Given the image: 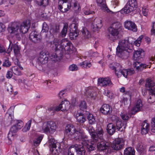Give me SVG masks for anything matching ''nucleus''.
<instances>
[{
	"mask_svg": "<svg viewBox=\"0 0 155 155\" xmlns=\"http://www.w3.org/2000/svg\"><path fill=\"white\" fill-rule=\"evenodd\" d=\"M56 50V53L51 54L50 58L51 61L55 62L62 59L64 51H69L73 48L72 43L66 39L60 41L58 39L55 38L53 42Z\"/></svg>",
	"mask_w": 155,
	"mask_h": 155,
	"instance_id": "nucleus-1",
	"label": "nucleus"
},
{
	"mask_svg": "<svg viewBox=\"0 0 155 155\" xmlns=\"http://www.w3.org/2000/svg\"><path fill=\"white\" fill-rule=\"evenodd\" d=\"M66 136L68 138L70 139H74L77 141H81L90 150H93L94 147L87 144L89 140L87 137L84 133L76 130V128L72 124H68L65 127Z\"/></svg>",
	"mask_w": 155,
	"mask_h": 155,
	"instance_id": "nucleus-2",
	"label": "nucleus"
},
{
	"mask_svg": "<svg viewBox=\"0 0 155 155\" xmlns=\"http://www.w3.org/2000/svg\"><path fill=\"white\" fill-rule=\"evenodd\" d=\"M20 23L18 22H14L9 25L7 30L8 33L10 34L9 39L14 40L15 38L18 40H20L21 38L18 32Z\"/></svg>",
	"mask_w": 155,
	"mask_h": 155,
	"instance_id": "nucleus-3",
	"label": "nucleus"
},
{
	"mask_svg": "<svg viewBox=\"0 0 155 155\" xmlns=\"http://www.w3.org/2000/svg\"><path fill=\"white\" fill-rule=\"evenodd\" d=\"M89 132L91 137V141L97 142L98 140H102V136L104 133L103 129L101 128H99L98 130L95 132V130L91 126L88 127Z\"/></svg>",
	"mask_w": 155,
	"mask_h": 155,
	"instance_id": "nucleus-4",
	"label": "nucleus"
},
{
	"mask_svg": "<svg viewBox=\"0 0 155 155\" xmlns=\"http://www.w3.org/2000/svg\"><path fill=\"white\" fill-rule=\"evenodd\" d=\"M121 67V66L118 64V66L117 67L113 66L112 68V69L115 71L116 75L118 78L120 77L122 75L124 77L127 78V75H131L134 72L133 69L122 70Z\"/></svg>",
	"mask_w": 155,
	"mask_h": 155,
	"instance_id": "nucleus-5",
	"label": "nucleus"
},
{
	"mask_svg": "<svg viewBox=\"0 0 155 155\" xmlns=\"http://www.w3.org/2000/svg\"><path fill=\"white\" fill-rule=\"evenodd\" d=\"M97 149L99 151H103L107 149L108 146L107 144V143H105V141H103V138L102 137V140H98L97 142H93V141H91V143H90L89 141L87 144L89 145H91V146L94 147L93 150H90V149L87 147V148L88 149V150L91 151L94 150L95 147V145L97 144Z\"/></svg>",
	"mask_w": 155,
	"mask_h": 155,
	"instance_id": "nucleus-6",
	"label": "nucleus"
},
{
	"mask_svg": "<svg viewBox=\"0 0 155 155\" xmlns=\"http://www.w3.org/2000/svg\"><path fill=\"white\" fill-rule=\"evenodd\" d=\"M56 129V124L53 121H49L44 123L42 126V129L45 133L52 134Z\"/></svg>",
	"mask_w": 155,
	"mask_h": 155,
	"instance_id": "nucleus-7",
	"label": "nucleus"
},
{
	"mask_svg": "<svg viewBox=\"0 0 155 155\" xmlns=\"http://www.w3.org/2000/svg\"><path fill=\"white\" fill-rule=\"evenodd\" d=\"M121 24L118 22L113 23L108 29L109 32L113 36H117L121 31Z\"/></svg>",
	"mask_w": 155,
	"mask_h": 155,
	"instance_id": "nucleus-8",
	"label": "nucleus"
},
{
	"mask_svg": "<svg viewBox=\"0 0 155 155\" xmlns=\"http://www.w3.org/2000/svg\"><path fill=\"white\" fill-rule=\"evenodd\" d=\"M137 2L136 0H129L122 10L126 14L129 13L134 10L137 6Z\"/></svg>",
	"mask_w": 155,
	"mask_h": 155,
	"instance_id": "nucleus-9",
	"label": "nucleus"
},
{
	"mask_svg": "<svg viewBox=\"0 0 155 155\" xmlns=\"http://www.w3.org/2000/svg\"><path fill=\"white\" fill-rule=\"evenodd\" d=\"M71 7V4L68 0H59L58 8L61 12H67Z\"/></svg>",
	"mask_w": 155,
	"mask_h": 155,
	"instance_id": "nucleus-10",
	"label": "nucleus"
},
{
	"mask_svg": "<svg viewBox=\"0 0 155 155\" xmlns=\"http://www.w3.org/2000/svg\"><path fill=\"white\" fill-rule=\"evenodd\" d=\"M124 140L121 138L116 139L112 144V147L115 150H118L121 149L124 144Z\"/></svg>",
	"mask_w": 155,
	"mask_h": 155,
	"instance_id": "nucleus-11",
	"label": "nucleus"
},
{
	"mask_svg": "<svg viewBox=\"0 0 155 155\" xmlns=\"http://www.w3.org/2000/svg\"><path fill=\"white\" fill-rule=\"evenodd\" d=\"M147 89L150 91L152 96H154L155 97V84L150 79H148L145 84Z\"/></svg>",
	"mask_w": 155,
	"mask_h": 155,
	"instance_id": "nucleus-12",
	"label": "nucleus"
},
{
	"mask_svg": "<svg viewBox=\"0 0 155 155\" xmlns=\"http://www.w3.org/2000/svg\"><path fill=\"white\" fill-rule=\"evenodd\" d=\"M9 41L10 42L9 46L12 45V46L11 48L8 49V51L9 52L11 51L12 50V48H13L15 55L16 56H18L20 54V47L15 43V40H12L10 39Z\"/></svg>",
	"mask_w": 155,
	"mask_h": 155,
	"instance_id": "nucleus-13",
	"label": "nucleus"
},
{
	"mask_svg": "<svg viewBox=\"0 0 155 155\" xmlns=\"http://www.w3.org/2000/svg\"><path fill=\"white\" fill-rule=\"evenodd\" d=\"M96 1L98 6L100 7L101 9L104 11L110 14L114 13L108 8L105 0H96Z\"/></svg>",
	"mask_w": 155,
	"mask_h": 155,
	"instance_id": "nucleus-14",
	"label": "nucleus"
},
{
	"mask_svg": "<svg viewBox=\"0 0 155 155\" xmlns=\"http://www.w3.org/2000/svg\"><path fill=\"white\" fill-rule=\"evenodd\" d=\"M30 26V23L29 21H24L21 24H20L19 31L22 33H25L28 31Z\"/></svg>",
	"mask_w": 155,
	"mask_h": 155,
	"instance_id": "nucleus-15",
	"label": "nucleus"
},
{
	"mask_svg": "<svg viewBox=\"0 0 155 155\" xmlns=\"http://www.w3.org/2000/svg\"><path fill=\"white\" fill-rule=\"evenodd\" d=\"M124 27L128 30L136 32L137 30V28L135 24L130 20H127L124 23Z\"/></svg>",
	"mask_w": 155,
	"mask_h": 155,
	"instance_id": "nucleus-16",
	"label": "nucleus"
},
{
	"mask_svg": "<svg viewBox=\"0 0 155 155\" xmlns=\"http://www.w3.org/2000/svg\"><path fill=\"white\" fill-rule=\"evenodd\" d=\"M18 130L16 125H13L11 128L8 137L9 140L12 141L14 139L15 137L16 134V133Z\"/></svg>",
	"mask_w": 155,
	"mask_h": 155,
	"instance_id": "nucleus-17",
	"label": "nucleus"
},
{
	"mask_svg": "<svg viewBox=\"0 0 155 155\" xmlns=\"http://www.w3.org/2000/svg\"><path fill=\"white\" fill-rule=\"evenodd\" d=\"M102 26L101 19L96 18L95 19L91 26L93 31H97Z\"/></svg>",
	"mask_w": 155,
	"mask_h": 155,
	"instance_id": "nucleus-18",
	"label": "nucleus"
},
{
	"mask_svg": "<svg viewBox=\"0 0 155 155\" xmlns=\"http://www.w3.org/2000/svg\"><path fill=\"white\" fill-rule=\"evenodd\" d=\"M117 55L122 59H126L129 55V52L128 50L120 49L118 48L116 49Z\"/></svg>",
	"mask_w": 155,
	"mask_h": 155,
	"instance_id": "nucleus-19",
	"label": "nucleus"
},
{
	"mask_svg": "<svg viewBox=\"0 0 155 155\" xmlns=\"http://www.w3.org/2000/svg\"><path fill=\"white\" fill-rule=\"evenodd\" d=\"M129 44L128 41L126 39L120 40L118 43V45L117 48L120 49L129 50Z\"/></svg>",
	"mask_w": 155,
	"mask_h": 155,
	"instance_id": "nucleus-20",
	"label": "nucleus"
},
{
	"mask_svg": "<svg viewBox=\"0 0 155 155\" xmlns=\"http://www.w3.org/2000/svg\"><path fill=\"white\" fill-rule=\"evenodd\" d=\"M98 84L101 86H105L112 84L110 79L108 78H100L98 81Z\"/></svg>",
	"mask_w": 155,
	"mask_h": 155,
	"instance_id": "nucleus-21",
	"label": "nucleus"
},
{
	"mask_svg": "<svg viewBox=\"0 0 155 155\" xmlns=\"http://www.w3.org/2000/svg\"><path fill=\"white\" fill-rule=\"evenodd\" d=\"M143 104L141 100H138L135 105L133 108L131 110L132 113L133 114H135L137 112L140 110L142 109Z\"/></svg>",
	"mask_w": 155,
	"mask_h": 155,
	"instance_id": "nucleus-22",
	"label": "nucleus"
},
{
	"mask_svg": "<svg viewBox=\"0 0 155 155\" xmlns=\"http://www.w3.org/2000/svg\"><path fill=\"white\" fill-rule=\"evenodd\" d=\"M127 125V121H121L120 120H118L116 122L117 129L118 131H122L124 130Z\"/></svg>",
	"mask_w": 155,
	"mask_h": 155,
	"instance_id": "nucleus-23",
	"label": "nucleus"
},
{
	"mask_svg": "<svg viewBox=\"0 0 155 155\" xmlns=\"http://www.w3.org/2000/svg\"><path fill=\"white\" fill-rule=\"evenodd\" d=\"M70 104L69 102L66 100L62 101L60 105L58 106V110H61L62 111L68 110L69 108Z\"/></svg>",
	"mask_w": 155,
	"mask_h": 155,
	"instance_id": "nucleus-24",
	"label": "nucleus"
},
{
	"mask_svg": "<svg viewBox=\"0 0 155 155\" xmlns=\"http://www.w3.org/2000/svg\"><path fill=\"white\" fill-rule=\"evenodd\" d=\"M30 40L34 43H37L40 41L41 37L38 36L37 32L35 31H32L30 34Z\"/></svg>",
	"mask_w": 155,
	"mask_h": 155,
	"instance_id": "nucleus-25",
	"label": "nucleus"
},
{
	"mask_svg": "<svg viewBox=\"0 0 155 155\" xmlns=\"http://www.w3.org/2000/svg\"><path fill=\"white\" fill-rule=\"evenodd\" d=\"M101 112L104 114H109L112 111V109L108 105L104 104L101 108Z\"/></svg>",
	"mask_w": 155,
	"mask_h": 155,
	"instance_id": "nucleus-26",
	"label": "nucleus"
},
{
	"mask_svg": "<svg viewBox=\"0 0 155 155\" xmlns=\"http://www.w3.org/2000/svg\"><path fill=\"white\" fill-rule=\"evenodd\" d=\"M144 54V51L142 49H139L134 53V57L135 60L138 61L142 58Z\"/></svg>",
	"mask_w": 155,
	"mask_h": 155,
	"instance_id": "nucleus-27",
	"label": "nucleus"
},
{
	"mask_svg": "<svg viewBox=\"0 0 155 155\" xmlns=\"http://www.w3.org/2000/svg\"><path fill=\"white\" fill-rule=\"evenodd\" d=\"M150 125L145 121L143 122L142 124V127L141 128V132L142 134H147L149 130Z\"/></svg>",
	"mask_w": 155,
	"mask_h": 155,
	"instance_id": "nucleus-28",
	"label": "nucleus"
},
{
	"mask_svg": "<svg viewBox=\"0 0 155 155\" xmlns=\"http://www.w3.org/2000/svg\"><path fill=\"white\" fill-rule=\"evenodd\" d=\"M116 129L115 125L112 123H109L107 125V131L110 135H113L115 132Z\"/></svg>",
	"mask_w": 155,
	"mask_h": 155,
	"instance_id": "nucleus-29",
	"label": "nucleus"
},
{
	"mask_svg": "<svg viewBox=\"0 0 155 155\" xmlns=\"http://www.w3.org/2000/svg\"><path fill=\"white\" fill-rule=\"evenodd\" d=\"M85 115L87 117L89 123L90 124H94L95 122V119L93 115L88 112H86Z\"/></svg>",
	"mask_w": 155,
	"mask_h": 155,
	"instance_id": "nucleus-30",
	"label": "nucleus"
},
{
	"mask_svg": "<svg viewBox=\"0 0 155 155\" xmlns=\"http://www.w3.org/2000/svg\"><path fill=\"white\" fill-rule=\"evenodd\" d=\"M81 142L82 144L83 145L82 146H78V147L76 152L77 155H84L85 154V150H84V147L87 148L86 146L84 145Z\"/></svg>",
	"mask_w": 155,
	"mask_h": 155,
	"instance_id": "nucleus-31",
	"label": "nucleus"
},
{
	"mask_svg": "<svg viewBox=\"0 0 155 155\" xmlns=\"http://www.w3.org/2000/svg\"><path fill=\"white\" fill-rule=\"evenodd\" d=\"M134 67L138 70H143V68H146L148 66L145 64H143L140 62H135L133 64Z\"/></svg>",
	"mask_w": 155,
	"mask_h": 155,
	"instance_id": "nucleus-32",
	"label": "nucleus"
},
{
	"mask_svg": "<svg viewBox=\"0 0 155 155\" xmlns=\"http://www.w3.org/2000/svg\"><path fill=\"white\" fill-rule=\"evenodd\" d=\"M58 147L57 146L50 149L51 155H59V153L60 152V146L58 144Z\"/></svg>",
	"mask_w": 155,
	"mask_h": 155,
	"instance_id": "nucleus-33",
	"label": "nucleus"
},
{
	"mask_svg": "<svg viewBox=\"0 0 155 155\" xmlns=\"http://www.w3.org/2000/svg\"><path fill=\"white\" fill-rule=\"evenodd\" d=\"M56 142L52 137H49L48 141V146L49 149L57 147Z\"/></svg>",
	"mask_w": 155,
	"mask_h": 155,
	"instance_id": "nucleus-34",
	"label": "nucleus"
},
{
	"mask_svg": "<svg viewBox=\"0 0 155 155\" xmlns=\"http://www.w3.org/2000/svg\"><path fill=\"white\" fill-rule=\"evenodd\" d=\"M78 145H73L69 147L68 149V155H75L77 151Z\"/></svg>",
	"mask_w": 155,
	"mask_h": 155,
	"instance_id": "nucleus-35",
	"label": "nucleus"
},
{
	"mask_svg": "<svg viewBox=\"0 0 155 155\" xmlns=\"http://www.w3.org/2000/svg\"><path fill=\"white\" fill-rule=\"evenodd\" d=\"M76 116L77 121L80 123H84L86 120L85 118L83 115L81 113H77Z\"/></svg>",
	"mask_w": 155,
	"mask_h": 155,
	"instance_id": "nucleus-36",
	"label": "nucleus"
},
{
	"mask_svg": "<svg viewBox=\"0 0 155 155\" xmlns=\"http://www.w3.org/2000/svg\"><path fill=\"white\" fill-rule=\"evenodd\" d=\"M82 36L84 39H87L91 37V34L87 29L84 28L82 31Z\"/></svg>",
	"mask_w": 155,
	"mask_h": 155,
	"instance_id": "nucleus-37",
	"label": "nucleus"
},
{
	"mask_svg": "<svg viewBox=\"0 0 155 155\" xmlns=\"http://www.w3.org/2000/svg\"><path fill=\"white\" fill-rule=\"evenodd\" d=\"M134 150L131 147L126 149L124 151V155H134Z\"/></svg>",
	"mask_w": 155,
	"mask_h": 155,
	"instance_id": "nucleus-38",
	"label": "nucleus"
},
{
	"mask_svg": "<svg viewBox=\"0 0 155 155\" xmlns=\"http://www.w3.org/2000/svg\"><path fill=\"white\" fill-rule=\"evenodd\" d=\"M137 150L140 153H142L143 152L145 149V147L143 146L142 143H138L137 146Z\"/></svg>",
	"mask_w": 155,
	"mask_h": 155,
	"instance_id": "nucleus-39",
	"label": "nucleus"
},
{
	"mask_svg": "<svg viewBox=\"0 0 155 155\" xmlns=\"http://www.w3.org/2000/svg\"><path fill=\"white\" fill-rule=\"evenodd\" d=\"M78 24L75 23L71 24L69 26L70 31L71 32H78Z\"/></svg>",
	"mask_w": 155,
	"mask_h": 155,
	"instance_id": "nucleus-40",
	"label": "nucleus"
},
{
	"mask_svg": "<svg viewBox=\"0 0 155 155\" xmlns=\"http://www.w3.org/2000/svg\"><path fill=\"white\" fill-rule=\"evenodd\" d=\"M79 65L82 68H89L91 66V63L88 62L87 61H86L80 63Z\"/></svg>",
	"mask_w": 155,
	"mask_h": 155,
	"instance_id": "nucleus-41",
	"label": "nucleus"
},
{
	"mask_svg": "<svg viewBox=\"0 0 155 155\" xmlns=\"http://www.w3.org/2000/svg\"><path fill=\"white\" fill-rule=\"evenodd\" d=\"M31 120H29L26 123L25 126L24 127L23 129V131L24 132H26L29 130L30 128L31 124Z\"/></svg>",
	"mask_w": 155,
	"mask_h": 155,
	"instance_id": "nucleus-42",
	"label": "nucleus"
},
{
	"mask_svg": "<svg viewBox=\"0 0 155 155\" xmlns=\"http://www.w3.org/2000/svg\"><path fill=\"white\" fill-rule=\"evenodd\" d=\"M11 65V63L9 60L8 58H6L4 60L2 66L6 68L10 67Z\"/></svg>",
	"mask_w": 155,
	"mask_h": 155,
	"instance_id": "nucleus-43",
	"label": "nucleus"
},
{
	"mask_svg": "<svg viewBox=\"0 0 155 155\" xmlns=\"http://www.w3.org/2000/svg\"><path fill=\"white\" fill-rule=\"evenodd\" d=\"M120 115L122 119L124 121H127L129 118L128 114L124 111L121 112Z\"/></svg>",
	"mask_w": 155,
	"mask_h": 155,
	"instance_id": "nucleus-44",
	"label": "nucleus"
},
{
	"mask_svg": "<svg viewBox=\"0 0 155 155\" xmlns=\"http://www.w3.org/2000/svg\"><path fill=\"white\" fill-rule=\"evenodd\" d=\"M43 138V136L41 135L38 137L34 141V145L35 146L38 145L41 143Z\"/></svg>",
	"mask_w": 155,
	"mask_h": 155,
	"instance_id": "nucleus-45",
	"label": "nucleus"
},
{
	"mask_svg": "<svg viewBox=\"0 0 155 155\" xmlns=\"http://www.w3.org/2000/svg\"><path fill=\"white\" fill-rule=\"evenodd\" d=\"M49 0H41L40 1H38V4L40 5H42L43 6H46L48 5L49 4Z\"/></svg>",
	"mask_w": 155,
	"mask_h": 155,
	"instance_id": "nucleus-46",
	"label": "nucleus"
},
{
	"mask_svg": "<svg viewBox=\"0 0 155 155\" xmlns=\"http://www.w3.org/2000/svg\"><path fill=\"white\" fill-rule=\"evenodd\" d=\"M68 28V24H65L62 31L61 34L62 37H64L66 35L67 33V29Z\"/></svg>",
	"mask_w": 155,
	"mask_h": 155,
	"instance_id": "nucleus-47",
	"label": "nucleus"
},
{
	"mask_svg": "<svg viewBox=\"0 0 155 155\" xmlns=\"http://www.w3.org/2000/svg\"><path fill=\"white\" fill-rule=\"evenodd\" d=\"M48 54H49L48 52H47L46 53L45 52L42 51L40 53L39 56L45 59H47L48 60L49 59L48 58L49 56Z\"/></svg>",
	"mask_w": 155,
	"mask_h": 155,
	"instance_id": "nucleus-48",
	"label": "nucleus"
},
{
	"mask_svg": "<svg viewBox=\"0 0 155 155\" xmlns=\"http://www.w3.org/2000/svg\"><path fill=\"white\" fill-rule=\"evenodd\" d=\"M78 32H71L70 31V33L69 34V37L72 40L74 39V38H76L78 36Z\"/></svg>",
	"mask_w": 155,
	"mask_h": 155,
	"instance_id": "nucleus-49",
	"label": "nucleus"
},
{
	"mask_svg": "<svg viewBox=\"0 0 155 155\" xmlns=\"http://www.w3.org/2000/svg\"><path fill=\"white\" fill-rule=\"evenodd\" d=\"M16 124L17 127L19 129H21L23 126V123L21 120H17L16 121Z\"/></svg>",
	"mask_w": 155,
	"mask_h": 155,
	"instance_id": "nucleus-50",
	"label": "nucleus"
},
{
	"mask_svg": "<svg viewBox=\"0 0 155 155\" xmlns=\"http://www.w3.org/2000/svg\"><path fill=\"white\" fill-rule=\"evenodd\" d=\"M103 94L107 96L110 98H111L113 96L112 93L108 90L104 91Z\"/></svg>",
	"mask_w": 155,
	"mask_h": 155,
	"instance_id": "nucleus-51",
	"label": "nucleus"
},
{
	"mask_svg": "<svg viewBox=\"0 0 155 155\" xmlns=\"http://www.w3.org/2000/svg\"><path fill=\"white\" fill-rule=\"evenodd\" d=\"M79 107L81 110H83L87 108L86 102L84 101H81L79 105Z\"/></svg>",
	"mask_w": 155,
	"mask_h": 155,
	"instance_id": "nucleus-52",
	"label": "nucleus"
},
{
	"mask_svg": "<svg viewBox=\"0 0 155 155\" xmlns=\"http://www.w3.org/2000/svg\"><path fill=\"white\" fill-rule=\"evenodd\" d=\"M38 61L41 64H45L47 63L48 60L39 56Z\"/></svg>",
	"mask_w": 155,
	"mask_h": 155,
	"instance_id": "nucleus-53",
	"label": "nucleus"
},
{
	"mask_svg": "<svg viewBox=\"0 0 155 155\" xmlns=\"http://www.w3.org/2000/svg\"><path fill=\"white\" fill-rule=\"evenodd\" d=\"M148 9L147 6H144L142 8V13L144 16H147L148 14Z\"/></svg>",
	"mask_w": 155,
	"mask_h": 155,
	"instance_id": "nucleus-54",
	"label": "nucleus"
},
{
	"mask_svg": "<svg viewBox=\"0 0 155 155\" xmlns=\"http://www.w3.org/2000/svg\"><path fill=\"white\" fill-rule=\"evenodd\" d=\"M151 127L152 131L155 133V117L152 119Z\"/></svg>",
	"mask_w": 155,
	"mask_h": 155,
	"instance_id": "nucleus-55",
	"label": "nucleus"
},
{
	"mask_svg": "<svg viewBox=\"0 0 155 155\" xmlns=\"http://www.w3.org/2000/svg\"><path fill=\"white\" fill-rule=\"evenodd\" d=\"M49 29L48 27L45 22H44L43 25L42 31L43 32H47Z\"/></svg>",
	"mask_w": 155,
	"mask_h": 155,
	"instance_id": "nucleus-56",
	"label": "nucleus"
},
{
	"mask_svg": "<svg viewBox=\"0 0 155 155\" xmlns=\"http://www.w3.org/2000/svg\"><path fill=\"white\" fill-rule=\"evenodd\" d=\"M78 69V68L77 65L74 64L71 65L69 67V70L72 71H77Z\"/></svg>",
	"mask_w": 155,
	"mask_h": 155,
	"instance_id": "nucleus-57",
	"label": "nucleus"
},
{
	"mask_svg": "<svg viewBox=\"0 0 155 155\" xmlns=\"http://www.w3.org/2000/svg\"><path fill=\"white\" fill-rule=\"evenodd\" d=\"M133 39L132 38H129L127 40L128 41V44H129V50L131 49L130 47L132 46V45L134 44V40L133 41Z\"/></svg>",
	"mask_w": 155,
	"mask_h": 155,
	"instance_id": "nucleus-58",
	"label": "nucleus"
},
{
	"mask_svg": "<svg viewBox=\"0 0 155 155\" xmlns=\"http://www.w3.org/2000/svg\"><path fill=\"white\" fill-rule=\"evenodd\" d=\"M84 13L85 15H89L91 14H94V11H91L85 8L84 9Z\"/></svg>",
	"mask_w": 155,
	"mask_h": 155,
	"instance_id": "nucleus-59",
	"label": "nucleus"
},
{
	"mask_svg": "<svg viewBox=\"0 0 155 155\" xmlns=\"http://www.w3.org/2000/svg\"><path fill=\"white\" fill-rule=\"evenodd\" d=\"M7 90L10 94H12L13 89L12 85L10 84L7 85L6 86Z\"/></svg>",
	"mask_w": 155,
	"mask_h": 155,
	"instance_id": "nucleus-60",
	"label": "nucleus"
},
{
	"mask_svg": "<svg viewBox=\"0 0 155 155\" xmlns=\"http://www.w3.org/2000/svg\"><path fill=\"white\" fill-rule=\"evenodd\" d=\"M88 53L89 54V56L93 57H96L98 55V53L97 52H94L92 50H90Z\"/></svg>",
	"mask_w": 155,
	"mask_h": 155,
	"instance_id": "nucleus-61",
	"label": "nucleus"
},
{
	"mask_svg": "<svg viewBox=\"0 0 155 155\" xmlns=\"http://www.w3.org/2000/svg\"><path fill=\"white\" fill-rule=\"evenodd\" d=\"M66 96V91L65 90L61 91L59 93V96L60 99H62Z\"/></svg>",
	"mask_w": 155,
	"mask_h": 155,
	"instance_id": "nucleus-62",
	"label": "nucleus"
},
{
	"mask_svg": "<svg viewBox=\"0 0 155 155\" xmlns=\"http://www.w3.org/2000/svg\"><path fill=\"white\" fill-rule=\"evenodd\" d=\"M78 3L77 2H75L74 4L75 12L76 13H78L79 11L81 10V8L78 6Z\"/></svg>",
	"mask_w": 155,
	"mask_h": 155,
	"instance_id": "nucleus-63",
	"label": "nucleus"
},
{
	"mask_svg": "<svg viewBox=\"0 0 155 155\" xmlns=\"http://www.w3.org/2000/svg\"><path fill=\"white\" fill-rule=\"evenodd\" d=\"M5 25L2 23H0V33L5 31Z\"/></svg>",
	"mask_w": 155,
	"mask_h": 155,
	"instance_id": "nucleus-64",
	"label": "nucleus"
}]
</instances>
